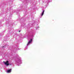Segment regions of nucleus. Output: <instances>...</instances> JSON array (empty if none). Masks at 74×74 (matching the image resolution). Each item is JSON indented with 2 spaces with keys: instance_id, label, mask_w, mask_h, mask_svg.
<instances>
[{
  "instance_id": "nucleus-5",
  "label": "nucleus",
  "mask_w": 74,
  "mask_h": 74,
  "mask_svg": "<svg viewBox=\"0 0 74 74\" xmlns=\"http://www.w3.org/2000/svg\"><path fill=\"white\" fill-rule=\"evenodd\" d=\"M21 32V31H19L18 32Z\"/></svg>"
},
{
  "instance_id": "nucleus-2",
  "label": "nucleus",
  "mask_w": 74,
  "mask_h": 74,
  "mask_svg": "<svg viewBox=\"0 0 74 74\" xmlns=\"http://www.w3.org/2000/svg\"><path fill=\"white\" fill-rule=\"evenodd\" d=\"M32 41V39H31L29 41L28 43L27 44V45H29V44L31 43V42Z\"/></svg>"
},
{
  "instance_id": "nucleus-4",
  "label": "nucleus",
  "mask_w": 74,
  "mask_h": 74,
  "mask_svg": "<svg viewBox=\"0 0 74 74\" xmlns=\"http://www.w3.org/2000/svg\"><path fill=\"white\" fill-rule=\"evenodd\" d=\"M44 10H43L41 14V16H42L44 15Z\"/></svg>"
},
{
  "instance_id": "nucleus-3",
  "label": "nucleus",
  "mask_w": 74,
  "mask_h": 74,
  "mask_svg": "<svg viewBox=\"0 0 74 74\" xmlns=\"http://www.w3.org/2000/svg\"><path fill=\"white\" fill-rule=\"evenodd\" d=\"M11 69H10L9 70L7 71V72L8 73H10L11 72Z\"/></svg>"
},
{
  "instance_id": "nucleus-1",
  "label": "nucleus",
  "mask_w": 74,
  "mask_h": 74,
  "mask_svg": "<svg viewBox=\"0 0 74 74\" xmlns=\"http://www.w3.org/2000/svg\"><path fill=\"white\" fill-rule=\"evenodd\" d=\"M9 62L8 61H7L5 62L4 61H3V63H4L5 65L8 66H9L10 65V64L8 63Z\"/></svg>"
}]
</instances>
